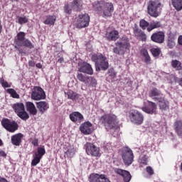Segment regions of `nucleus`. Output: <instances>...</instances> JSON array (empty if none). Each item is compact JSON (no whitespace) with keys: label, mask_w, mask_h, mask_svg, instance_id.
Here are the masks:
<instances>
[{"label":"nucleus","mask_w":182,"mask_h":182,"mask_svg":"<svg viewBox=\"0 0 182 182\" xmlns=\"http://www.w3.org/2000/svg\"><path fill=\"white\" fill-rule=\"evenodd\" d=\"M172 67L176 69V70H181L182 66H181V62L177 60H173L171 61Z\"/></svg>","instance_id":"nucleus-37"},{"label":"nucleus","mask_w":182,"mask_h":182,"mask_svg":"<svg viewBox=\"0 0 182 182\" xmlns=\"http://www.w3.org/2000/svg\"><path fill=\"white\" fill-rule=\"evenodd\" d=\"M26 109L30 114H32L33 116H36V114H38V109H36V107H35L33 102H26Z\"/></svg>","instance_id":"nucleus-24"},{"label":"nucleus","mask_w":182,"mask_h":182,"mask_svg":"<svg viewBox=\"0 0 182 182\" xmlns=\"http://www.w3.org/2000/svg\"><path fill=\"white\" fill-rule=\"evenodd\" d=\"M33 157L34 158H33V159L31 161V166L35 167V166H36V165L39 164V163H41V159L42 158H41V157H39V156H36L35 154H34Z\"/></svg>","instance_id":"nucleus-43"},{"label":"nucleus","mask_w":182,"mask_h":182,"mask_svg":"<svg viewBox=\"0 0 182 182\" xmlns=\"http://www.w3.org/2000/svg\"><path fill=\"white\" fill-rule=\"evenodd\" d=\"M45 153H46L45 148L38 147L37 149V152H36L34 155L42 159V157L45 156Z\"/></svg>","instance_id":"nucleus-39"},{"label":"nucleus","mask_w":182,"mask_h":182,"mask_svg":"<svg viewBox=\"0 0 182 182\" xmlns=\"http://www.w3.org/2000/svg\"><path fill=\"white\" fill-rule=\"evenodd\" d=\"M138 163H139L141 167H143V166H147L149 163V156H147V154H146V151L142 152L139 156Z\"/></svg>","instance_id":"nucleus-25"},{"label":"nucleus","mask_w":182,"mask_h":182,"mask_svg":"<svg viewBox=\"0 0 182 182\" xmlns=\"http://www.w3.org/2000/svg\"><path fill=\"white\" fill-rule=\"evenodd\" d=\"M7 93H9L12 97L14 99H19V95L16 91L12 88L7 89L6 90Z\"/></svg>","instance_id":"nucleus-40"},{"label":"nucleus","mask_w":182,"mask_h":182,"mask_svg":"<svg viewBox=\"0 0 182 182\" xmlns=\"http://www.w3.org/2000/svg\"><path fill=\"white\" fill-rule=\"evenodd\" d=\"M166 35L163 31H157L151 36V40L155 43H164Z\"/></svg>","instance_id":"nucleus-13"},{"label":"nucleus","mask_w":182,"mask_h":182,"mask_svg":"<svg viewBox=\"0 0 182 182\" xmlns=\"http://www.w3.org/2000/svg\"><path fill=\"white\" fill-rule=\"evenodd\" d=\"M142 53L145 58V62L149 63L150 62V55H149V53L146 50H144Z\"/></svg>","instance_id":"nucleus-46"},{"label":"nucleus","mask_w":182,"mask_h":182,"mask_svg":"<svg viewBox=\"0 0 182 182\" xmlns=\"http://www.w3.org/2000/svg\"><path fill=\"white\" fill-rule=\"evenodd\" d=\"M178 43L182 46V36H180L178 38Z\"/></svg>","instance_id":"nucleus-56"},{"label":"nucleus","mask_w":182,"mask_h":182,"mask_svg":"<svg viewBox=\"0 0 182 182\" xmlns=\"http://www.w3.org/2000/svg\"><path fill=\"white\" fill-rule=\"evenodd\" d=\"M139 26L143 29V31H145V29H147L149 26H150V23L144 19H141L139 22Z\"/></svg>","instance_id":"nucleus-41"},{"label":"nucleus","mask_w":182,"mask_h":182,"mask_svg":"<svg viewBox=\"0 0 182 182\" xmlns=\"http://www.w3.org/2000/svg\"><path fill=\"white\" fill-rule=\"evenodd\" d=\"M167 45H168V47L169 48V49H173V48H174V46H176V41L168 40Z\"/></svg>","instance_id":"nucleus-48"},{"label":"nucleus","mask_w":182,"mask_h":182,"mask_svg":"<svg viewBox=\"0 0 182 182\" xmlns=\"http://www.w3.org/2000/svg\"><path fill=\"white\" fill-rule=\"evenodd\" d=\"M149 97H151L154 102H158L159 100L156 99H161V97H164V95L157 88H154L151 90L149 92Z\"/></svg>","instance_id":"nucleus-17"},{"label":"nucleus","mask_w":182,"mask_h":182,"mask_svg":"<svg viewBox=\"0 0 182 182\" xmlns=\"http://www.w3.org/2000/svg\"><path fill=\"white\" fill-rule=\"evenodd\" d=\"M114 173L116 174H119V176H121L123 177L124 182H129L130 180H132V175L130 174V172L123 170L122 168H116L114 169Z\"/></svg>","instance_id":"nucleus-14"},{"label":"nucleus","mask_w":182,"mask_h":182,"mask_svg":"<svg viewBox=\"0 0 182 182\" xmlns=\"http://www.w3.org/2000/svg\"><path fill=\"white\" fill-rule=\"evenodd\" d=\"M18 46H24L25 48H28V49H33L35 48V45L28 38H26Z\"/></svg>","instance_id":"nucleus-31"},{"label":"nucleus","mask_w":182,"mask_h":182,"mask_svg":"<svg viewBox=\"0 0 182 182\" xmlns=\"http://www.w3.org/2000/svg\"><path fill=\"white\" fill-rule=\"evenodd\" d=\"M78 70L79 72H81V73L93 75V68H92V65L87 63H82L81 64H79Z\"/></svg>","instance_id":"nucleus-15"},{"label":"nucleus","mask_w":182,"mask_h":182,"mask_svg":"<svg viewBox=\"0 0 182 182\" xmlns=\"http://www.w3.org/2000/svg\"><path fill=\"white\" fill-rule=\"evenodd\" d=\"M1 32H2V25L0 23V33H1Z\"/></svg>","instance_id":"nucleus-61"},{"label":"nucleus","mask_w":182,"mask_h":182,"mask_svg":"<svg viewBox=\"0 0 182 182\" xmlns=\"http://www.w3.org/2000/svg\"><path fill=\"white\" fill-rule=\"evenodd\" d=\"M146 172L148 173V174H149V176H153V174H154V171L153 170V168H151V166L146 167Z\"/></svg>","instance_id":"nucleus-52"},{"label":"nucleus","mask_w":182,"mask_h":182,"mask_svg":"<svg viewBox=\"0 0 182 182\" xmlns=\"http://www.w3.org/2000/svg\"><path fill=\"white\" fill-rule=\"evenodd\" d=\"M37 109L39 110L41 114H43L49 109V104L46 101H40L36 103Z\"/></svg>","instance_id":"nucleus-23"},{"label":"nucleus","mask_w":182,"mask_h":182,"mask_svg":"<svg viewBox=\"0 0 182 182\" xmlns=\"http://www.w3.org/2000/svg\"><path fill=\"white\" fill-rule=\"evenodd\" d=\"M36 68H38V69H42V64H41L40 63H37L36 65Z\"/></svg>","instance_id":"nucleus-57"},{"label":"nucleus","mask_w":182,"mask_h":182,"mask_svg":"<svg viewBox=\"0 0 182 182\" xmlns=\"http://www.w3.org/2000/svg\"><path fill=\"white\" fill-rule=\"evenodd\" d=\"M69 117L71 122L74 123H76V122L80 123V122L83 121V115L79 112H73L70 114Z\"/></svg>","instance_id":"nucleus-22"},{"label":"nucleus","mask_w":182,"mask_h":182,"mask_svg":"<svg viewBox=\"0 0 182 182\" xmlns=\"http://www.w3.org/2000/svg\"><path fill=\"white\" fill-rule=\"evenodd\" d=\"M31 99L33 100H43V99H46V94L42 87L36 86L32 90Z\"/></svg>","instance_id":"nucleus-11"},{"label":"nucleus","mask_w":182,"mask_h":182,"mask_svg":"<svg viewBox=\"0 0 182 182\" xmlns=\"http://www.w3.org/2000/svg\"><path fill=\"white\" fill-rule=\"evenodd\" d=\"M22 137L23 135L22 134H16L11 136V143L14 146H20L21 143L22 142Z\"/></svg>","instance_id":"nucleus-26"},{"label":"nucleus","mask_w":182,"mask_h":182,"mask_svg":"<svg viewBox=\"0 0 182 182\" xmlns=\"http://www.w3.org/2000/svg\"><path fill=\"white\" fill-rule=\"evenodd\" d=\"M25 33L24 32H19L16 38L15 39V43L17 45V46H19L21 45L22 42L24 41L26 38H25Z\"/></svg>","instance_id":"nucleus-29"},{"label":"nucleus","mask_w":182,"mask_h":182,"mask_svg":"<svg viewBox=\"0 0 182 182\" xmlns=\"http://www.w3.org/2000/svg\"><path fill=\"white\" fill-rule=\"evenodd\" d=\"M151 53H152L153 56H159L160 55V49L159 48H151Z\"/></svg>","instance_id":"nucleus-49"},{"label":"nucleus","mask_w":182,"mask_h":182,"mask_svg":"<svg viewBox=\"0 0 182 182\" xmlns=\"http://www.w3.org/2000/svg\"><path fill=\"white\" fill-rule=\"evenodd\" d=\"M134 34L137 39H140L142 42H146L147 41V35L137 27L134 28Z\"/></svg>","instance_id":"nucleus-18"},{"label":"nucleus","mask_w":182,"mask_h":182,"mask_svg":"<svg viewBox=\"0 0 182 182\" xmlns=\"http://www.w3.org/2000/svg\"><path fill=\"white\" fill-rule=\"evenodd\" d=\"M161 26V23L159 21H152L149 23V26L146 28L148 32H151L154 29H157Z\"/></svg>","instance_id":"nucleus-30"},{"label":"nucleus","mask_w":182,"mask_h":182,"mask_svg":"<svg viewBox=\"0 0 182 182\" xmlns=\"http://www.w3.org/2000/svg\"><path fill=\"white\" fill-rule=\"evenodd\" d=\"M122 157L124 164L126 166H131L134 160L133 151L127 146L122 149Z\"/></svg>","instance_id":"nucleus-6"},{"label":"nucleus","mask_w":182,"mask_h":182,"mask_svg":"<svg viewBox=\"0 0 182 182\" xmlns=\"http://www.w3.org/2000/svg\"><path fill=\"white\" fill-rule=\"evenodd\" d=\"M129 119L132 123L136 124V126H139V124H142L144 120V116H143L141 112L136 109H132L129 112Z\"/></svg>","instance_id":"nucleus-7"},{"label":"nucleus","mask_w":182,"mask_h":182,"mask_svg":"<svg viewBox=\"0 0 182 182\" xmlns=\"http://www.w3.org/2000/svg\"><path fill=\"white\" fill-rule=\"evenodd\" d=\"M80 130L84 134H90L92 133V123L90 122L83 123L80 127Z\"/></svg>","instance_id":"nucleus-19"},{"label":"nucleus","mask_w":182,"mask_h":182,"mask_svg":"<svg viewBox=\"0 0 182 182\" xmlns=\"http://www.w3.org/2000/svg\"><path fill=\"white\" fill-rule=\"evenodd\" d=\"M76 154V149L75 147H70V149H68L66 154L68 156V157H73V156Z\"/></svg>","instance_id":"nucleus-44"},{"label":"nucleus","mask_w":182,"mask_h":182,"mask_svg":"<svg viewBox=\"0 0 182 182\" xmlns=\"http://www.w3.org/2000/svg\"><path fill=\"white\" fill-rule=\"evenodd\" d=\"M116 46H119L120 50H122V52H124V50L127 49H130V43H129V41L117 42Z\"/></svg>","instance_id":"nucleus-27"},{"label":"nucleus","mask_w":182,"mask_h":182,"mask_svg":"<svg viewBox=\"0 0 182 182\" xmlns=\"http://www.w3.org/2000/svg\"><path fill=\"white\" fill-rule=\"evenodd\" d=\"M28 65L31 66V68H34V66H35V61L29 60L28 61Z\"/></svg>","instance_id":"nucleus-55"},{"label":"nucleus","mask_w":182,"mask_h":182,"mask_svg":"<svg viewBox=\"0 0 182 182\" xmlns=\"http://www.w3.org/2000/svg\"><path fill=\"white\" fill-rule=\"evenodd\" d=\"M100 122L104 124L105 128L113 130L116 127V124L119 122L117 117L112 114H105L100 119Z\"/></svg>","instance_id":"nucleus-3"},{"label":"nucleus","mask_w":182,"mask_h":182,"mask_svg":"<svg viewBox=\"0 0 182 182\" xmlns=\"http://www.w3.org/2000/svg\"><path fill=\"white\" fill-rule=\"evenodd\" d=\"M64 12L65 14H68V15H70V14H72V9L69 6L68 4L65 5Z\"/></svg>","instance_id":"nucleus-50"},{"label":"nucleus","mask_w":182,"mask_h":182,"mask_svg":"<svg viewBox=\"0 0 182 182\" xmlns=\"http://www.w3.org/2000/svg\"><path fill=\"white\" fill-rule=\"evenodd\" d=\"M172 5L176 11H181L182 0H172Z\"/></svg>","instance_id":"nucleus-35"},{"label":"nucleus","mask_w":182,"mask_h":182,"mask_svg":"<svg viewBox=\"0 0 182 182\" xmlns=\"http://www.w3.org/2000/svg\"><path fill=\"white\" fill-rule=\"evenodd\" d=\"M179 85H180V86L182 87V78H181V80L179 81Z\"/></svg>","instance_id":"nucleus-62"},{"label":"nucleus","mask_w":182,"mask_h":182,"mask_svg":"<svg viewBox=\"0 0 182 182\" xmlns=\"http://www.w3.org/2000/svg\"><path fill=\"white\" fill-rule=\"evenodd\" d=\"M0 83L4 87H11V84L8 83L4 78H1Z\"/></svg>","instance_id":"nucleus-47"},{"label":"nucleus","mask_w":182,"mask_h":182,"mask_svg":"<svg viewBox=\"0 0 182 182\" xmlns=\"http://www.w3.org/2000/svg\"><path fill=\"white\" fill-rule=\"evenodd\" d=\"M66 96H68V99L70 100H77L79 99V95L73 91H68L65 92Z\"/></svg>","instance_id":"nucleus-32"},{"label":"nucleus","mask_w":182,"mask_h":182,"mask_svg":"<svg viewBox=\"0 0 182 182\" xmlns=\"http://www.w3.org/2000/svg\"><path fill=\"white\" fill-rule=\"evenodd\" d=\"M71 8L75 12H80L83 8V1L82 0H73L71 2Z\"/></svg>","instance_id":"nucleus-21"},{"label":"nucleus","mask_w":182,"mask_h":182,"mask_svg":"<svg viewBox=\"0 0 182 182\" xmlns=\"http://www.w3.org/2000/svg\"><path fill=\"white\" fill-rule=\"evenodd\" d=\"M105 38L107 41H116L119 38V32L117 30L107 31L105 34Z\"/></svg>","instance_id":"nucleus-20"},{"label":"nucleus","mask_w":182,"mask_h":182,"mask_svg":"<svg viewBox=\"0 0 182 182\" xmlns=\"http://www.w3.org/2000/svg\"><path fill=\"white\" fill-rule=\"evenodd\" d=\"M97 83L96 79L93 77H89L87 80V86H95Z\"/></svg>","instance_id":"nucleus-42"},{"label":"nucleus","mask_w":182,"mask_h":182,"mask_svg":"<svg viewBox=\"0 0 182 182\" xmlns=\"http://www.w3.org/2000/svg\"><path fill=\"white\" fill-rule=\"evenodd\" d=\"M33 144L34 146H38V140L33 141Z\"/></svg>","instance_id":"nucleus-60"},{"label":"nucleus","mask_w":182,"mask_h":182,"mask_svg":"<svg viewBox=\"0 0 182 182\" xmlns=\"http://www.w3.org/2000/svg\"><path fill=\"white\" fill-rule=\"evenodd\" d=\"M0 182H8L5 178L0 177Z\"/></svg>","instance_id":"nucleus-58"},{"label":"nucleus","mask_w":182,"mask_h":182,"mask_svg":"<svg viewBox=\"0 0 182 182\" xmlns=\"http://www.w3.org/2000/svg\"><path fill=\"white\" fill-rule=\"evenodd\" d=\"M156 102H159V107L160 109V110H162V111H167L168 110V108H169V103H168V101L164 98V97H162L161 98H156Z\"/></svg>","instance_id":"nucleus-16"},{"label":"nucleus","mask_w":182,"mask_h":182,"mask_svg":"<svg viewBox=\"0 0 182 182\" xmlns=\"http://www.w3.org/2000/svg\"><path fill=\"white\" fill-rule=\"evenodd\" d=\"M58 62L59 63H63V58H60L58 60Z\"/></svg>","instance_id":"nucleus-59"},{"label":"nucleus","mask_w":182,"mask_h":182,"mask_svg":"<svg viewBox=\"0 0 182 182\" xmlns=\"http://www.w3.org/2000/svg\"><path fill=\"white\" fill-rule=\"evenodd\" d=\"M113 52H114V53H116V55H120V53H123V50H120V47H119V48H117V47L114 48Z\"/></svg>","instance_id":"nucleus-51"},{"label":"nucleus","mask_w":182,"mask_h":182,"mask_svg":"<svg viewBox=\"0 0 182 182\" xmlns=\"http://www.w3.org/2000/svg\"><path fill=\"white\" fill-rule=\"evenodd\" d=\"M0 157H6V153L2 149H0Z\"/></svg>","instance_id":"nucleus-54"},{"label":"nucleus","mask_w":182,"mask_h":182,"mask_svg":"<svg viewBox=\"0 0 182 182\" xmlns=\"http://www.w3.org/2000/svg\"><path fill=\"white\" fill-rule=\"evenodd\" d=\"M55 21H56V16H48L46 19V21H44V23L46 25H54Z\"/></svg>","instance_id":"nucleus-36"},{"label":"nucleus","mask_w":182,"mask_h":182,"mask_svg":"<svg viewBox=\"0 0 182 182\" xmlns=\"http://www.w3.org/2000/svg\"><path fill=\"white\" fill-rule=\"evenodd\" d=\"M107 80L109 82H114V80H116V72L114 71V69L110 68L108 70Z\"/></svg>","instance_id":"nucleus-28"},{"label":"nucleus","mask_w":182,"mask_h":182,"mask_svg":"<svg viewBox=\"0 0 182 182\" xmlns=\"http://www.w3.org/2000/svg\"><path fill=\"white\" fill-rule=\"evenodd\" d=\"M104 150H105L106 151H109V150H112V144H110V143H107V144L104 146Z\"/></svg>","instance_id":"nucleus-53"},{"label":"nucleus","mask_w":182,"mask_h":182,"mask_svg":"<svg viewBox=\"0 0 182 182\" xmlns=\"http://www.w3.org/2000/svg\"><path fill=\"white\" fill-rule=\"evenodd\" d=\"M89 76H86L80 73H78L77 74V79H78V80L80 82H82L83 83H85V85L87 82V79H88Z\"/></svg>","instance_id":"nucleus-38"},{"label":"nucleus","mask_w":182,"mask_h":182,"mask_svg":"<svg viewBox=\"0 0 182 182\" xmlns=\"http://www.w3.org/2000/svg\"><path fill=\"white\" fill-rule=\"evenodd\" d=\"M89 22H90L89 14H80L77 18V28H79L80 29H81V28H86L87 26H89Z\"/></svg>","instance_id":"nucleus-12"},{"label":"nucleus","mask_w":182,"mask_h":182,"mask_svg":"<svg viewBox=\"0 0 182 182\" xmlns=\"http://www.w3.org/2000/svg\"><path fill=\"white\" fill-rule=\"evenodd\" d=\"M4 144L2 143V139H0V146H2Z\"/></svg>","instance_id":"nucleus-63"},{"label":"nucleus","mask_w":182,"mask_h":182,"mask_svg":"<svg viewBox=\"0 0 182 182\" xmlns=\"http://www.w3.org/2000/svg\"><path fill=\"white\" fill-rule=\"evenodd\" d=\"M141 109L147 114H157V105L151 101H147V103L144 102V106Z\"/></svg>","instance_id":"nucleus-9"},{"label":"nucleus","mask_w":182,"mask_h":182,"mask_svg":"<svg viewBox=\"0 0 182 182\" xmlns=\"http://www.w3.org/2000/svg\"><path fill=\"white\" fill-rule=\"evenodd\" d=\"M93 9L102 18H110L112 13L114 11L113 3L105 1H95L92 4Z\"/></svg>","instance_id":"nucleus-1"},{"label":"nucleus","mask_w":182,"mask_h":182,"mask_svg":"<svg viewBox=\"0 0 182 182\" xmlns=\"http://www.w3.org/2000/svg\"><path fill=\"white\" fill-rule=\"evenodd\" d=\"M176 38H177V32L176 31H170L168 34V41H176Z\"/></svg>","instance_id":"nucleus-45"},{"label":"nucleus","mask_w":182,"mask_h":182,"mask_svg":"<svg viewBox=\"0 0 182 182\" xmlns=\"http://www.w3.org/2000/svg\"><path fill=\"white\" fill-rule=\"evenodd\" d=\"M16 23H19V25H24V23H28V18L25 16H16Z\"/></svg>","instance_id":"nucleus-34"},{"label":"nucleus","mask_w":182,"mask_h":182,"mask_svg":"<svg viewBox=\"0 0 182 182\" xmlns=\"http://www.w3.org/2000/svg\"><path fill=\"white\" fill-rule=\"evenodd\" d=\"M15 113L21 120L26 121L29 119V114L25 111V105L22 102L14 104L12 106Z\"/></svg>","instance_id":"nucleus-4"},{"label":"nucleus","mask_w":182,"mask_h":182,"mask_svg":"<svg viewBox=\"0 0 182 182\" xmlns=\"http://www.w3.org/2000/svg\"><path fill=\"white\" fill-rule=\"evenodd\" d=\"M161 5L159 1H150L148 4L147 11L149 15L153 18H157L160 15V6Z\"/></svg>","instance_id":"nucleus-5"},{"label":"nucleus","mask_w":182,"mask_h":182,"mask_svg":"<svg viewBox=\"0 0 182 182\" xmlns=\"http://www.w3.org/2000/svg\"><path fill=\"white\" fill-rule=\"evenodd\" d=\"M1 124L7 132H10V133H15L16 130H18V123L15 121H11L9 119H3L1 121Z\"/></svg>","instance_id":"nucleus-10"},{"label":"nucleus","mask_w":182,"mask_h":182,"mask_svg":"<svg viewBox=\"0 0 182 182\" xmlns=\"http://www.w3.org/2000/svg\"><path fill=\"white\" fill-rule=\"evenodd\" d=\"M92 60L95 63L96 70H107L109 68V61L107 58L102 54H94L92 56Z\"/></svg>","instance_id":"nucleus-2"},{"label":"nucleus","mask_w":182,"mask_h":182,"mask_svg":"<svg viewBox=\"0 0 182 182\" xmlns=\"http://www.w3.org/2000/svg\"><path fill=\"white\" fill-rule=\"evenodd\" d=\"M175 130L178 134V136H182V122L181 121H177L175 122Z\"/></svg>","instance_id":"nucleus-33"},{"label":"nucleus","mask_w":182,"mask_h":182,"mask_svg":"<svg viewBox=\"0 0 182 182\" xmlns=\"http://www.w3.org/2000/svg\"><path fill=\"white\" fill-rule=\"evenodd\" d=\"M181 170H182V163H181Z\"/></svg>","instance_id":"nucleus-64"},{"label":"nucleus","mask_w":182,"mask_h":182,"mask_svg":"<svg viewBox=\"0 0 182 182\" xmlns=\"http://www.w3.org/2000/svg\"><path fill=\"white\" fill-rule=\"evenodd\" d=\"M85 151L88 156H92V157H100L102 153H100V148L96 146L95 144L87 142L84 145Z\"/></svg>","instance_id":"nucleus-8"}]
</instances>
